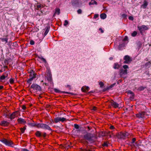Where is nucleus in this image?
Listing matches in <instances>:
<instances>
[{"instance_id":"obj_1","label":"nucleus","mask_w":151,"mask_h":151,"mask_svg":"<svg viewBox=\"0 0 151 151\" xmlns=\"http://www.w3.org/2000/svg\"><path fill=\"white\" fill-rule=\"evenodd\" d=\"M83 138L89 142L93 141L96 139L97 137L95 134L88 133L86 131L83 134Z\"/></svg>"},{"instance_id":"obj_2","label":"nucleus","mask_w":151,"mask_h":151,"mask_svg":"<svg viewBox=\"0 0 151 151\" xmlns=\"http://www.w3.org/2000/svg\"><path fill=\"white\" fill-rule=\"evenodd\" d=\"M0 141L4 144L6 145L12 147H14V144L11 140H8L5 138H3Z\"/></svg>"},{"instance_id":"obj_3","label":"nucleus","mask_w":151,"mask_h":151,"mask_svg":"<svg viewBox=\"0 0 151 151\" xmlns=\"http://www.w3.org/2000/svg\"><path fill=\"white\" fill-rule=\"evenodd\" d=\"M37 125V128H40L43 129H47L48 130L52 131V130L50 127L46 124L43 123H39Z\"/></svg>"},{"instance_id":"obj_4","label":"nucleus","mask_w":151,"mask_h":151,"mask_svg":"<svg viewBox=\"0 0 151 151\" xmlns=\"http://www.w3.org/2000/svg\"><path fill=\"white\" fill-rule=\"evenodd\" d=\"M30 88L35 89L38 91H40L42 90L41 87L40 86L36 83L33 84L31 86Z\"/></svg>"},{"instance_id":"obj_5","label":"nucleus","mask_w":151,"mask_h":151,"mask_svg":"<svg viewBox=\"0 0 151 151\" xmlns=\"http://www.w3.org/2000/svg\"><path fill=\"white\" fill-rule=\"evenodd\" d=\"M53 90L55 92H56V93H66V94H71L72 95H76V94H74L72 93H70V92H65V91H60L58 90V89H57V88H54Z\"/></svg>"},{"instance_id":"obj_6","label":"nucleus","mask_w":151,"mask_h":151,"mask_svg":"<svg viewBox=\"0 0 151 151\" xmlns=\"http://www.w3.org/2000/svg\"><path fill=\"white\" fill-rule=\"evenodd\" d=\"M66 119L63 117H57L54 119V121L55 123H57L58 122H63L65 121Z\"/></svg>"},{"instance_id":"obj_7","label":"nucleus","mask_w":151,"mask_h":151,"mask_svg":"<svg viewBox=\"0 0 151 151\" xmlns=\"http://www.w3.org/2000/svg\"><path fill=\"white\" fill-rule=\"evenodd\" d=\"M124 63H129L132 61V59L128 55H125L124 58Z\"/></svg>"},{"instance_id":"obj_8","label":"nucleus","mask_w":151,"mask_h":151,"mask_svg":"<svg viewBox=\"0 0 151 151\" xmlns=\"http://www.w3.org/2000/svg\"><path fill=\"white\" fill-rule=\"evenodd\" d=\"M16 112H13L12 114L9 115H6L5 117L7 118L10 119L11 120H12L14 119L16 116Z\"/></svg>"},{"instance_id":"obj_9","label":"nucleus","mask_w":151,"mask_h":151,"mask_svg":"<svg viewBox=\"0 0 151 151\" xmlns=\"http://www.w3.org/2000/svg\"><path fill=\"white\" fill-rule=\"evenodd\" d=\"M111 104V105L115 108H118L119 107V104L116 102L112 100L110 101Z\"/></svg>"},{"instance_id":"obj_10","label":"nucleus","mask_w":151,"mask_h":151,"mask_svg":"<svg viewBox=\"0 0 151 151\" xmlns=\"http://www.w3.org/2000/svg\"><path fill=\"white\" fill-rule=\"evenodd\" d=\"M138 28L141 33H142L144 31L148 29L147 27L145 25H142L141 27H138Z\"/></svg>"},{"instance_id":"obj_11","label":"nucleus","mask_w":151,"mask_h":151,"mask_svg":"<svg viewBox=\"0 0 151 151\" xmlns=\"http://www.w3.org/2000/svg\"><path fill=\"white\" fill-rule=\"evenodd\" d=\"M146 114V112L145 111L141 112L139 114H136V116L138 118H143L144 117V115Z\"/></svg>"},{"instance_id":"obj_12","label":"nucleus","mask_w":151,"mask_h":151,"mask_svg":"<svg viewBox=\"0 0 151 151\" xmlns=\"http://www.w3.org/2000/svg\"><path fill=\"white\" fill-rule=\"evenodd\" d=\"M120 75H126L127 73V69H122L120 71Z\"/></svg>"},{"instance_id":"obj_13","label":"nucleus","mask_w":151,"mask_h":151,"mask_svg":"<svg viewBox=\"0 0 151 151\" xmlns=\"http://www.w3.org/2000/svg\"><path fill=\"white\" fill-rule=\"evenodd\" d=\"M117 137L118 138L123 139H124L125 137H126L124 133L122 132L120 133Z\"/></svg>"},{"instance_id":"obj_14","label":"nucleus","mask_w":151,"mask_h":151,"mask_svg":"<svg viewBox=\"0 0 151 151\" xmlns=\"http://www.w3.org/2000/svg\"><path fill=\"white\" fill-rule=\"evenodd\" d=\"M148 4V2L146 0H145L144 1L143 4L141 5V6L143 9H145L146 8Z\"/></svg>"},{"instance_id":"obj_15","label":"nucleus","mask_w":151,"mask_h":151,"mask_svg":"<svg viewBox=\"0 0 151 151\" xmlns=\"http://www.w3.org/2000/svg\"><path fill=\"white\" fill-rule=\"evenodd\" d=\"M9 123L6 121H3L1 122V125L3 126H7Z\"/></svg>"},{"instance_id":"obj_16","label":"nucleus","mask_w":151,"mask_h":151,"mask_svg":"<svg viewBox=\"0 0 151 151\" xmlns=\"http://www.w3.org/2000/svg\"><path fill=\"white\" fill-rule=\"evenodd\" d=\"M18 122L20 124H25L26 123V122L25 120L21 118H19L17 120Z\"/></svg>"},{"instance_id":"obj_17","label":"nucleus","mask_w":151,"mask_h":151,"mask_svg":"<svg viewBox=\"0 0 151 151\" xmlns=\"http://www.w3.org/2000/svg\"><path fill=\"white\" fill-rule=\"evenodd\" d=\"M89 89V88L88 86H85V87L84 86L83 87H82L81 88V90L83 92H86V90H87V91H88V90Z\"/></svg>"},{"instance_id":"obj_18","label":"nucleus","mask_w":151,"mask_h":151,"mask_svg":"<svg viewBox=\"0 0 151 151\" xmlns=\"http://www.w3.org/2000/svg\"><path fill=\"white\" fill-rule=\"evenodd\" d=\"M0 40L3 42H5V43H6L8 42V38H0Z\"/></svg>"},{"instance_id":"obj_19","label":"nucleus","mask_w":151,"mask_h":151,"mask_svg":"<svg viewBox=\"0 0 151 151\" xmlns=\"http://www.w3.org/2000/svg\"><path fill=\"white\" fill-rule=\"evenodd\" d=\"M106 17V15L105 13H102L100 14V17L102 19H104Z\"/></svg>"},{"instance_id":"obj_20","label":"nucleus","mask_w":151,"mask_h":151,"mask_svg":"<svg viewBox=\"0 0 151 151\" xmlns=\"http://www.w3.org/2000/svg\"><path fill=\"white\" fill-rule=\"evenodd\" d=\"M37 57L39 59L41 60L43 62H44L45 63H47V61L45 60V59L43 58V57L42 56H38Z\"/></svg>"},{"instance_id":"obj_21","label":"nucleus","mask_w":151,"mask_h":151,"mask_svg":"<svg viewBox=\"0 0 151 151\" xmlns=\"http://www.w3.org/2000/svg\"><path fill=\"white\" fill-rule=\"evenodd\" d=\"M119 68V65L117 63H116L114 64V69H118Z\"/></svg>"},{"instance_id":"obj_22","label":"nucleus","mask_w":151,"mask_h":151,"mask_svg":"<svg viewBox=\"0 0 151 151\" xmlns=\"http://www.w3.org/2000/svg\"><path fill=\"white\" fill-rule=\"evenodd\" d=\"M94 4H97V2L94 0H92L91 2H89V5H93Z\"/></svg>"},{"instance_id":"obj_23","label":"nucleus","mask_w":151,"mask_h":151,"mask_svg":"<svg viewBox=\"0 0 151 151\" xmlns=\"http://www.w3.org/2000/svg\"><path fill=\"white\" fill-rule=\"evenodd\" d=\"M125 44L124 43L122 44H120L119 46V50H121L122 47L124 46Z\"/></svg>"},{"instance_id":"obj_24","label":"nucleus","mask_w":151,"mask_h":151,"mask_svg":"<svg viewBox=\"0 0 151 151\" xmlns=\"http://www.w3.org/2000/svg\"><path fill=\"white\" fill-rule=\"evenodd\" d=\"M36 74L35 73H30L29 75V76L30 77H34V79L36 77Z\"/></svg>"},{"instance_id":"obj_25","label":"nucleus","mask_w":151,"mask_h":151,"mask_svg":"<svg viewBox=\"0 0 151 151\" xmlns=\"http://www.w3.org/2000/svg\"><path fill=\"white\" fill-rule=\"evenodd\" d=\"M35 134L38 137H40L41 136V133L39 131H37L35 133Z\"/></svg>"},{"instance_id":"obj_26","label":"nucleus","mask_w":151,"mask_h":151,"mask_svg":"<svg viewBox=\"0 0 151 151\" xmlns=\"http://www.w3.org/2000/svg\"><path fill=\"white\" fill-rule=\"evenodd\" d=\"M52 76L51 74L49 73V76L47 78V80L49 81H52Z\"/></svg>"},{"instance_id":"obj_27","label":"nucleus","mask_w":151,"mask_h":151,"mask_svg":"<svg viewBox=\"0 0 151 151\" xmlns=\"http://www.w3.org/2000/svg\"><path fill=\"white\" fill-rule=\"evenodd\" d=\"M38 124H35L34 123H29V125H31L32 127L36 126L37 127V125Z\"/></svg>"},{"instance_id":"obj_28","label":"nucleus","mask_w":151,"mask_h":151,"mask_svg":"<svg viewBox=\"0 0 151 151\" xmlns=\"http://www.w3.org/2000/svg\"><path fill=\"white\" fill-rule=\"evenodd\" d=\"M55 13L56 14H57L58 15H59L60 13V10L59 8L56 9H55Z\"/></svg>"},{"instance_id":"obj_29","label":"nucleus","mask_w":151,"mask_h":151,"mask_svg":"<svg viewBox=\"0 0 151 151\" xmlns=\"http://www.w3.org/2000/svg\"><path fill=\"white\" fill-rule=\"evenodd\" d=\"M34 79V77H32L31 78L30 77V78L27 81V83H29L30 84H31V81Z\"/></svg>"},{"instance_id":"obj_30","label":"nucleus","mask_w":151,"mask_h":151,"mask_svg":"<svg viewBox=\"0 0 151 151\" xmlns=\"http://www.w3.org/2000/svg\"><path fill=\"white\" fill-rule=\"evenodd\" d=\"M4 76L3 74L2 76L0 77V82H2V81L5 79Z\"/></svg>"},{"instance_id":"obj_31","label":"nucleus","mask_w":151,"mask_h":151,"mask_svg":"<svg viewBox=\"0 0 151 151\" xmlns=\"http://www.w3.org/2000/svg\"><path fill=\"white\" fill-rule=\"evenodd\" d=\"M49 31V29L47 27L45 30V31L44 33V35L45 36H46Z\"/></svg>"},{"instance_id":"obj_32","label":"nucleus","mask_w":151,"mask_h":151,"mask_svg":"<svg viewBox=\"0 0 151 151\" xmlns=\"http://www.w3.org/2000/svg\"><path fill=\"white\" fill-rule=\"evenodd\" d=\"M137 32L136 31H134L132 33V36L133 37L137 35Z\"/></svg>"},{"instance_id":"obj_33","label":"nucleus","mask_w":151,"mask_h":151,"mask_svg":"<svg viewBox=\"0 0 151 151\" xmlns=\"http://www.w3.org/2000/svg\"><path fill=\"white\" fill-rule=\"evenodd\" d=\"M99 85H100V87L101 88H102L104 86V83H103V82H101V81H100V82H99Z\"/></svg>"},{"instance_id":"obj_34","label":"nucleus","mask_w":151,"mask_h":151,"mask_svg":"<svg viewBox=\"0 0 151 151\" xmlns=\"http://www.w3.org/2000/svg\"><path fill=\"white\" fill-rule=\"evenodd\" d=\"M8 72H6L3 73V75L4 76L5 78H6L8 76Z\"/></svg>"},{"instance_id":"obj_35","label":"nucleus","mask_w":151,"mask_h":151,"mask_svg":"<svg viewBox=\"0 0 151 151\" xmlns=\"http://www.w3.org/2000/svg\"><path fill=\"white\" fill-rule=\"evenodd\" d=\"M145 88V87L142 86L139 88L138 90L139 91H142L144 90Z\"/></svg>"},{"instance_id":"obj_36","label":"nucleus","mask_w":151,"mask_h":151,"mask_svg":"<svg viewBox=\"0 0 151 151\" xmlns=\"http://www.w3.org/2000/svg\"><path fill=\"white\" fill-rule=\"evenodd\" d=\"M9 82L11 84H12L14 82V79L13 78H11L9 80Z\"/></svg>"},{"instance_id":"obj_37","label":"nucleus","mask_w":151,"mask_h":151,"mask_svg":"<svg viewBox=\"0 0 151 151\" xmlns=\"http://www.w3.org/2000/svg\"><path fill=\"white\" fill-rule=\"evenodd\" d=\"M68 24V22L67 20H65V23L64 24V25L65 26H66Z\"/></svg>"},{"instance_id":"obj_38","label":"nucleus","mask_w":151,"mask_h":151,"mask_svg":"<svg viewBox=\"0 0 151 151\" xmlns=\"http://www.w3.org/2000/svg\"><path fill=\"white\" fill-rule=\"evenodd\" d=\"M122 17L123 18H126L127 17V15L125 14H123L122 15Z\"/></svg>"},{"instance_id":"obj_39","label":"nucleus","mask_w":151,"mask_h":151,"mask_svg":"<svg viewBox=\"0 0 151 151\" xmlns=\"http://www.w3.org/2000/svg\"><path fill=\"white\" fill-rule=\"evenodd\" d=\"M116 83H114V84H113L111 85V86H109L108 87L109 88V89H111V88H112L115 85Z\"/></svg>"},{"instance_id":"obj_40","label":"nucleus","mask_w":151,"mask_h":151,"mask_svg":"<svg viewBox=\"0 0 151 151\" xmlns=\"http://www.w3.org/2000/svg\"><path fill=\"white\" fill-rule=\"evenodd\" d=\"M74 126L75 128L76 129H78L79 128V126L77 124H74Z\"/></svg>"},{"instance_id":"obj_41","label":"nucleus","mask_w":151,"mask_h":151,"mask_svg":"<svg viewBox=\"0 0 151 151\" xmlns=\"http://www.w3.org/2000/svg\"><path fill=\"white\" fill-rule=\"evenodd\" d=\"M102 146L103 147H105V146L108 147V145L107 143V142H104V143L102 145Z\"/></svg>"},{"instance_id":"obj_42","label":"nucleus","mask_w":151,"mask_h":151,"mask_svg":"<svg viewBox=\"0 0 151 151\" xmlns=\"http://www.w3.org/2000/svg\"><path fill=\"white\" fill-rule=\"evenodd\" d=\"M123 67L125 69H126L128 68V66L127 65H123Z\"/></svg>"},{"instance_id":"obj_43","label":"nucleus","mask_w":151,"mask_h":151,"mask_svg":"<svg viewBox=\"0 0 151 151\" xmlns=\"http://www.w3.org/2000/svg\"><path fill=\"white\" fill-rule=\"evenodd\" d=\"M82 10L80 9H78L77 11V12L78 14H81L82 13Z\"/></svg>"},{"instance_id":"obj_44","label":"nucleus","mask_w":151,"mask_h":151,"mask_svg":"<svg viewBox=\"0 0 151 151\" xmlns=\"http://www.w3.org/2000/svg\"><path fill=\"white\" fill-rule=\"evenodd\" d=\"M128 94H130L131 95H134V93L132 91H128Z\"/></svg>"},{"instance_id":"obj_45","label":"nucleus","mask_w":151,"mask_h":151,"mask_svg":"<svg viewBox=\"0 0 151 151\" xmlns=\"http://www.w3.org/2000/svg\"><path fill=\"white\" fill-rule=\"evenodd\" d=\"M30 44L31 45H33L35 44V42L34 41H33L32 40H31L30 41Z\"/></svg>"},{"instance_id":"obj_46","label":"nucleus","mask_w":151,"mask_h":151,"mask_svg":"<svg viewBox=\"0 0 151 151\" xmlns=\"http://www.w3.org/2000/svg\"><path fill=\"white\" fill-rule=\"evenodd\" d=\"M137 45L139 46V47H140L142 45L140 42L138 41L137 43Z\"/></svg>"},{"instance_id":"obj_47","label":"nucleus","mask_w":151,"mask_h":151,"mask_svg":"<svg viewBox=\"0 0 151 151\" xmlns=\"http://www.w3.org/2000/svg\"><path fill=\"white\" fill-rule=\"evenodd\" d=\"M136 140V139L135 138H133L132 139V141L131 142L132 144H133L135 142Z\"/></svg>"},{"instance_id":"obj_48","label":"nucleus","mask_w":151,"mask_h":151,"mask_svg":"<svg viewBox=\"0 0 151 151\" xmlns=\"http://www.w3.org/2000/svg\"><path fill=\"white\" fill-rule=\"evenodd\" d=\"M71 4L73 6H75L76 5V3L74 1H72L71 2Z\"/></svg>"},{"instance_id":"obj_49","label":"nucleus","mask_w":151,"mask_h":151,"mask_svg":"<svg viewBox=\"0 0 151 151\" xmlns=\"http://www.w3.org/2000/svg\"><path fill=\"white\" fill-rule=\"evenodd\" d=\"M129 19L130 20H131L132 21L133 20L134 18L132 17L131 16H130L129 17Z\"/></svg>"},{"instance_id":"obj_50","label":"nucleus","mask_w":151,"mask_h":151,"mask_svg":"<svg viewBox=\"0 0 151 151\" xmlns=\"http://www.w3.org/2000/svg\"><path fill=\"white\" fill-rule=\"evenodd\" d=\"M128 37L127 36H126L124 38V39H123V41H127V40H128Z\"/></svg>"},{"instance_id":"obj_51","label":"nucleus","mask_w":151,"mask_h":151,"mask_svg":"<svg viewBox=\"0 0 151 151\" xmlns=\"http://www.w3.org/2000/svg\"><path fill=\"white\" fill-rule=\"evenodd\" d=\"M99 17V15L98 14H95L94 17V18L95 19Z\"/></svg>"},{"instance_id":"obj_52","label":"nucleus","mask_w":151,"mask_h":151,"mask_svg":"<svg viewBox=\"0 0 151 151\" xmlns=\"http://www.w3.org/2000/svg\"><path fill=\"white\" fill-rule=\"evenodd\" d=\"M134 95H131L130 97V99H133L134 98Z\"/></svg>"},{"instance_id":"obj_53","label":"nucleus","mask_w":151,"mask_h":151,"mask_svg":"<svg viewBox=\"0 0 151 151\" xmlns=\"http://www.w3.org/2000/svg\"><path fill=\"white\" fill-rule=\"evenodd\" d=\"M124 134L126 137H128L129 135V134L127 132H126L125 133H124Z\"/></svg>"},{"instance_id":"obj_54","label":"nucleus","mask_w":151,"mask_h":151,"mask_svg":"<svg viewBox=\"0 0 151 151\" xmlns=\"http://www.w3.org/2000/svg\"><path fill=\"white\" fill-rule=\"evenodd\" d=\"M150 64H151L150 62V61H149L148 62L146 63L145 64V65L146 66H148L149 65H150Z\"/></svg>"},{"instance_id":"obj_55","label":"nucleus","mask_w":151,"mask_h":151,"mask_svg":"<svg viewBox=\"0 0 151 151\" xmlns=\"http://www.w3.org/2000/svg\"><path fill=\"white\" fill-rule=\"evenodd\" d=\"M109 89V88L108 87H107V88H104V89H103V91H106L107 90H108Z\"/></svg>"},{"instance_id":"obj_56","label":"nucleus","mask_w":151,"mask_h":151,"mask_svg":"<svg viewBox=\"0 0 151 151\" xmlns=\"http://www.w3.org/2000/svg\"><path fill=\"white\" fill-rule=\"evenodd\" d=\"M20 129L21 131V132H22V133H24V131L25 130H24V129H22V128H20Z\"/></svg>"},{"instance_id":"obj_57","label":"nucleus","mask_w":151,"mask_h":151,"mask_svg":"<svg viewBox=\"0 0 151 151\" xmlns=\"http://www.w3.org/2000/svg\"><path fill=\"white\" fill-rule=\"evenodd\" d=\"M41 5H38L37 6V9H38L39 8H41Z\"/></svg>"},{"instance_id":"obj_58","label":"nucleus","mask_w":151,"mask_h":151,"mask_svg":"<svg viewBox=\"0 0 151 151\" xmlns=\"http://www.w3.org/2000/svg\"><path fill=\"white\" fill-rule=\"evenodd\" d=\"M4 63L5 64H8V60H5Z\"/></svg>"},{"instance_id":"obj_59","label":"nucleus","mask_w":151,"mask_h":151,"mask_svg":"<svg viewBox=\"0 0 151 151\" xmlns=\"http://www.w3.org/2000/svg\"><path fill=\"white\" fill-rule=\"evenodd\" d=\"M22 109L23 110H25L26 109V107L24 105H23L22 106Z\"/></svg>"},{"instance_id":"obj_60","label":"nucleus","mask_w":151,"mask_h":151,"mask_svg":"<svg viewBox=\"0 0 151 151\" xmlns=\"http://www.w3.org/2000/svg\"><path fill=\"white\" fill-rule=\"evenodd\" d=\"M99 30L100 31H101V33H103L104 32V31L103 30H102V29L101 28H100L99 29Z\"/></svg>"},{"instance_id":"obj_61","label":"nucleus","mask_w":151,"mask_h":151,"mask_svg":"<svg viewBox=\"0 0 151 151\" xmlns=\"http://www.w3.org/2000/svg\"><path fill=\"white\" fill-rule=\"evenodd\" d=\"M35 73V72L33 71V70H30V73Z\"/></svg>"},{"instance_id":"obj_62","label":"nucleus","mask_w":151,"mask_h":151,"mask_svg":"<svg viewBox=\"0 0 151 151\" xmlns=\"http://www.w3.org/2000/svg\"><path fill=\"white\" fill-rule=\"evenodd\" d=\"M110 129H113L114 128V127L113 126H111L110 127Z\"/></svg>"},{"instance_id":"obj_63","label":"nucleus","mask_w":151,"mask_h":151,"mask_svg":"<svg viewBox=\"0 0 151 151\" xmlns=\"http://www.w3.org/2000/svg\"><path fill=\"white\" fill-rule=\"evenodd\" d=\"M96 108L95 107H93V109H92V110L95 111L96 110Z\"/></svg>"},{"instance_id":"obj_64","label":"nucleus","mask_w":151,"mask_h":151,"mask_svg":"<svg viewBox=\"0 0 151 151\" xmlns=\"http://www.w3.org/2000/svg\"><path fill=\"white\" fill-rule=\"evenodd\" d=\"M22 151H29V150H28L27 149H23L22 150Z\"/></svg>"}]
</instances>
